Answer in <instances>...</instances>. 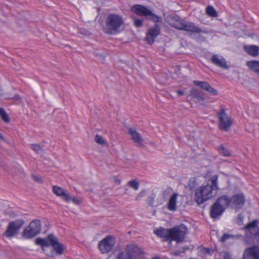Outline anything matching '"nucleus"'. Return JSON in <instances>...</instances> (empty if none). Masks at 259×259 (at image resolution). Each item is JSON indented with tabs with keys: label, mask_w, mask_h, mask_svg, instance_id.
<instances>
[{
	"label": "nucleus",
	"mask_w": 259,
	"mask_h": 259,
	"mask_svg": "<svg viewBox=\"0 0 259 259\" xmlns=\"http://www.w3.org/2000/svg\"><path fill=\"white\" fill-rule=\"evenodd\" d=\"M204 252L207 253V254H211L212 253V250L208 248H204Z\"/></svg>",
	"instance_id": "40"
},
{
	"label": "nucleus",
	"mask_w": 259,
	"mask_h": 259,
	"mask_svg": "<svg viewBox=\"0 0 259 259\" xmlns=\"http://www.w3.org/2000/svg\"><path fill=\"white\" fill-rule=\"evenodd\" d=\"M211 62L215 66L224 69H228L229 66L227 61L222 56L213 55L210 59Z\"/></svg>",
	"instance_id": "15"
},
{
	"label": "nucleus",
	"mask_w": 259,
	"mask_h": 259,
	"mask_svg": "<svg viewBox=\"0 0 259 259\" xmlns=\"http://www.w3.org/2000/svg\"><path fill=\"white\" fill-rule=\"evenodd\" d=\"M174 254H175V255H179V253H174Z\"/></svg>",
	"instance_id": "47"
},
{
	"label": "nucleus",
	"mask_w": 259,
	"mask_h": 259,
	"mask_svg": "<svg viewBox=\"0 0 259 259\" xmlns=\"http://www.w3.org/2000/svg\"><path fill=\"white\" fill-rule=\"evenodd\" d=\"M53 191L54 193L57 195L60 196L63 200L67 202H69L71 200V196L68 193H66V190L57 186H54L53 187Z\"/></svg>",
	"instance_id": "19"
},
{
	"label": "nucleus",
	"mask_w": 259,
	"mask_h": 259,
	"mask_svg": "<svg viewBox=\"0 0 259 259\" xmlns=\"http://www.w3.org/2000/svg\"><path fill=\"white\" fill-rule=\"evenodd\" d=\"M33 179L35 181H36L37 183H41L42 182L41 179L37 176L33 175L32 176Z\"/></svg>",
	"instance_id": "38"
},
{
	"label": "nucleus",
	"mask_w": 259,
	"mask_h": 259,
	"mask_svg": "<svg viewBox=\"0 0 259 259\" xmlns=\"http://www.w3.org/2000/svg\"><path fill=\"white\" fill-rule=\"evenodd\" d=\"M115 244V238L109 235L99 242L98 247L102 253L111 251Z\"/></svg>",
	"instance_id": "12"
},
{
	"label": "nucleus",
	"mask_w": 259,
	"mask_h": 259,
	"mask_svg": "<svg viewBox=\"0 0 259 259\" xmlns=\"http://www.w3.org/2000/svg\"><path fill=\"white\" fill-rule=\"evenodd\" d=\"M194 85L199 87L202 90H204L206 92L210 93L213 96H216L218 94V91L212 87L208 82L206 81H201L198 80L193 81Z\"/></svg>",
	"instance_id": "16"
},
{
	"label": "nucleus",
	"mask_w": 259,
	"mask_h": 259,
	"mask_svg": "<svg viewBox=\"0 0 259 259\" xmlns=\"http://www.w3.org/2000/svg\"><path fill=\"white\" fill-rule=\"evenodd\" d=\"M95 140L96 143L102 145H105L106 144V141L104 139V138L99 135H97L95 136Z\"/></svg>",
	"instance_id": "34"
},
{
	"label": "nucleus",
	"mask_w": 259,
	"mask_h": 259,
	"mask_svg": "<svg viewBox=\"0 0 259 259\" xmlns=\"http://www.w3.org/2000/svg\"><path fill=\"white\" fill-rule=\"evenodd\" d=\"M243 259H259V248L253 246L246 248L244 251Z\"/></svg>",
	"instance_id": "14"
},
{
	"label": "nucleus",
	"mask_w": 259,
	"mask_h": 259,
	"mask_svg": "<svg viewBox=\"0 0 259 259\" xmlns=\"http://www.w3.org/2000/svg\"><path fill=\"white\" fill-rule=\"evenodd\" d=\"M31 149L36 153H38L39 152L43 151V148L39 145L32 144L30 145Z\"/></svg>",
	"instance_id": "33"
},
{
	"label": "nucleus",
	"mask_w": 259,
	"mask_h": 259,
	"mask_svg": "<svg viewBox=\"0 0 259 259\" xmlns=\"http://www.w3.org/2000/svg\"><path fill=\"white\" fill-rule=\"evenodd\" d=\"M70 201H72V202H73L76 204H78L80 202L76 198H75V197H73L72 198L71 197Z\"/></svg>",
	"instance_id": "41"
},
{
	"label": "nucleus",
	"mask_w": 259,
	"mask_h": 259,
	"mask_svg": "<svg viewBox=\"0 0 259 259\" xmlns=\"http://www.w3.org/2000/svg\"><path fill=\"white\" fill-rule=\"evenodd\" d=\"M219 119V127L223 131H228L233 124V119L226 112L224 108H221L217 113Z\"/></svg>",
	"instance_id": "8"
},
{
	"label": "nucleus",
	"mask_w": 259,
	"mask_h": 259,
	"mask_svg": "<svg viewBox=\"0 0 259 259\" xmlns=\"http://www.w3.org/2000/svg\"><path fill=\"white\" fill-rule=\"evenodd\" d=\"M118 184L120 183V181L119 180H116L115 181Z\"/></svg>",
	"instance_id": "45"
},
{
	"label": "nucleus",
	"mask_w": 259,
	"mask_h": 259,
	"mask_svg": "<svg viewBox=\"0 0 259 259\" xmlns=\"http://www.w3.org/2000/svg\"><path fill=\"white\" fill-rule=\"evenodd\" d=\"M258 221L256 220H254L250 223H249L245 227V229H247L248 230H250L251 229H254L255 231L257 230Z\"/></svg>",
	"instance_id": "27"
},
{
	"label": "nucleus",
	"mask_w": 259,
	"mask_h": 259,
	"mask_svg": "<svg viewBox=\"0 0 259 259\" xmlns=\"http://www.w3.org/2000/svg\"><path fill=\"white\" fill-rule=\"evenodd\" d=\"M190 96L191 97V98L196 99L198 101H200L204 100L203 97L202 96L201 92L196 89H192L191 90Z\"/></svg>",
	"instance_id": "24"
},
{
	"label": "nucleus",
	"mask_w": 259,
	"mask_h": 259,
	"mask_svg": "<svg viewBox=\"0 0 259 259\" xmlns=\"http://www.w3.org/2000/svg\"><path fill=\"white\" fill-rule=\"evenodd\" d=\"M246 64L251 71L259 75V61H248L246 62Z\"/></svg>",
	"instance_id": "23"
},
{
	"label": "nucleus",
	"mask_w": 259,
	"mask_h": 259,
	"mask_svg": "<svg viewBox=\"0 0 259 259\" xmlns=\"http://www.w3.org/2000/svg\"><path fill=\"white\" fill-rule=\"evenodd\" d=\"M41 230V224L40 220L32 221L24 230L22 237L25 239H30L37 235Z\"/></svg>",
	"instance_id": "6"
},
{
	"label": "nucleus",
	"mask_w": 259,
	"mask_h": 259,
	"mask_svg": "<svg viewBox=\"0 0 259 259\" xmlns=\"http://www.w3.org/2000/svg\"><path fill=\"white\" fill-rule=\"evenodd\" d=\"M0 116L2 120L6 122H9L10 120V118L6 112L5 109L3 108L0 107Z\"/></svg>",
	"instance_id": "28"
},
{
	"label": "nucleus",
	"mask_w": 259,
	"mask_h": 259,
	"mask_svg": "<svg viewBox=\"0 0 259 259\" xmlns=\"http://www.w3.org/2000/svg\"><path fill=\"white\" fill-rule=\"evenodd\" d=\"M177 94L179 96H182L184 94V93L183 91H177Z\"/></svg>",
	"instance_id": "42"
},
{
	"label": "nucleus",
	"mask_w": 259,
	"mask_h": 259,
	"mask_svg": "<svg viewBox=\"0 0 259 259\" xmlns=\"http://www.w3.org/2000/svg\"><path fill=\"white\" fill-rule=\"evenodd\" d=\"M240 237V235L235 236V235H230L228 234H224L223 235V236L222 237V238L221 239V241L222 242H224L230 238H234L236 237Z\"/></svg>",
	"instance_id": "32"
},
{
	"label": "nucleus",
	"mask_w": 259,
	"mask_h": 259,
	"mask_svg": "<svg viewBox=\"0 0 259 259\" xmlns=\"http://www.w3.org/2000/svg\"><path fill=\"white\" fill-rule=\"evenodd\" d=\"M140 253V248L127 245L124 250L119 252L116 259H136L137 255Z\"/></svg>",
	"instance_id": "10"
},
{
	"label": "nucleus",
	"mask_w": 259,
	"mask_h": 259,
	"mask_svg": "<svg viewBox=\"0 0 259 259\" xmlns=\"http://www.w3.org/2000/svg\"><path fill=\"white\" fill-rule=\"evenodd\" d=\"M187 233V228L185 225L181 224L170 229V241H175L180 243L185 239L186 234Z\"/></svg>",
	"instance_id": "9"
},
{
	"label": "nucleus",
	"mask_w": 259,
	"mask_h": 259,
	"mask_svg": "<svg viewBox=\"0 0 259 259\" xmlns=\"http://www.w3.org/2000/svg\"><path fill=\"white\" fill-rule=\"evenodd\" d=\"M219 151L220 154L224 156H230L231 153L223 145H221L219 148Z\"/></svg>",
	"instance_id": "29"
},
{
	"label": "nucleus",
	"mask_w": 259,
	"mask_h": 259,
	"mask_svg": "<svg viewBox=\"0 0 259 259\" xmlns=\"http://www.w3.org/2000/svg\"><path fill=\"white\" fill-rule=\"evenodd\" d=\"M160 33V28L159 26L155 24L152 27L150 28L146 33L145 40L149 44H152L155 39L159 35Z\"/></svg>",
	"instance_id": "13"
},
{
	"label": "nucleus",
	"mask_w": 259,
	"mask_h": 259,
	"mask_svg": "<svg viewBox=\"0 0 259 259\" xmlns=\"http://www.w3.org/2000/svg\"><path fill=\"white\" fill-rule=\"evenodd\" d=\"M128 185L135 190H137L139 187V183L136 180H132L128 182Z\"/></svg>",
	"instance_id": "31"
},
{
	"label": "nucleus",
	"mask_w": 259,
	"mask_h": 259,
	"mask_svg": "<svg viewBox=\"0 0 259 259\" xmlns=\"http://www.w3.org/2000/svg\"><path fill=\"white\" fill-rule=\"evenodd\" d=\"M134 24L136 27H141L143 26V21L140 19L133 18Z\"/></svg>",
	"instance_id": "35"
},
{
	"label": "nucleus",
	"mask_w": 259,
	"mask_h": 259,
	"mask_svg": "<svg viewBox=\"0 0 259 259\" xmlns=\"http://www.w3.org/2000/svg\"><path fill=\"white\" fill-rule=\"evenodd\" d=\"M218 177L217 175L212 176L205 185H202L198 188L194 195V200L198 205H200L206 201L214 197L219 190L218 186Z\"/></svg>",
	"instance_id": "1"
},
{
	"label": "nucleus",
	"mask_w": 259,
	"mask_h": 259,
	"mask_svg": "<svg viewBox=\"0 0 259 259\" xmlns=\"http://www.w3.org/2000/svg\"><path fill=\"white\" fill-rule=\"evenodd\" d=\"M146 190H144L140 192V193L136 196V200H139L141 198L146 195Z\"/></svg>",
	"instance_id": "37"
},
{
	"label": "nucleus",
	"mask_w": 259,
	"mask_h": 259,
	"mask_svg": "<svg viewBox=\"0 0 259 259\" xmlns=\"http://www.w3.org/2000/svg\"><path fill=\"white\" fill-rule=\"evenodd\" d=\"M24 223V221L21 219L16 220L9 223L6 230L3 234V236L8 238L15 236L18 233Z\"/></svg>",
	"instance_id": "11"
},
{
	"label": "nucleus",
	"mask_w": 259,
	"mask_h": 259,
	"mask_svg": "<svg viewBox=\"0 0 259 259\" xmlns=\"http://www.w3.org/2000/svg\"><path fill=\"white\" fill-rule=\"evenodd\" d=\"M0 139L3 140H5V138H4V136L1 133H0Z\"/></svg>",
	"instance_id": "44"
},
{
	"label": "nucleus",
	"mask_w": 259,
	"mask_h": 259,
	"mask_svg": "<svg viewBox=\"0 0 259 259\" xmlns=\"http://www.w3.org/2000/svg\"><path fill=\"white\" fill-rule=\"evenodd\" d=\"M155 197V195L154 194H152L148 197L147 202L148 205H149L150 206H153V202L154 201Z\"/></svg>",
	"instance_id": "36"
},
{
	"label": "nucleus",
	"mask_w": 259,
	"mask_h": 259,
	"mask_svg": "<svg viewBox=\"0 0 259 259\" xmlns=\"http://www.w3.org/2000/svg\"><path fill=\"white\" fill-rule=\"evenodd\" d=\"M97 55H98V54H97ZM99 56H100V57H102L103 59L105 58V57L104 56H103L102 55H99Z\"/></svg>",
	"instance_id": "46"
},
{
	"label": "nucleus",
	"mask_w": 259,
	"mask_h": 259,
	"mask_svg": "<svg viewBox=\"0 0 259 259\" xmlns=\"http://www.w3.org/2000/svg\"><path fill=\"white\" fill-rule=\"evenodd\" d=\"M35 242L36 244L41 246L42 248L51 246L58 255H61L63 252V244L59 243L58 239L53 234L49 235L45 239L36 238Z\"/></svg>",
	"instance_id": "3"
},
{
	"label": "nucleus",
	"mask_w": 259,
	"mask_h": 259,
	"mask_svg": "<svg viewBox=\"0 0 259 259\" xmlns=\"http://www.w3.org/2000/svg\"><path fill=\"white\" fill-rule=\"evenodd\" d=\"M184 30L192 33H206L201 28L196 26L193 22L185 21Z\"/></svg>",
	"instance_id": "18"
},
{
	"label": "nucleus",
	"mask_w": 259,
	"mask_h": 259,
	"mask_svg": "<svg viewBox=\"0 0 259 259\" xmlns=\"http://www.w3.org/2000/svg\"><path fill=\"white\" fill-rule=\"evenodd\" d=\"M128 133L131 137V139L139 146H143L144 140L141 135L137 132L136 128L130 127L128 128Z\"/></svg>",
	"instance_id": "17"
},
{
	"label": "nucleus",
	"mask_w": 259,
	"mask_h": 259,
	"mask_svg": "<svg viewBox=\"0 0 259 259\" xmlns=\"http://www.w3.org/2000/svg\"><path fill=\"white\" fill-rule=\"evenodd\" d=\"M244 49L248 55L252 57H256L258 55L259 47L257 46H245Z\"/></svg>",
	"instance_id": "22"
},
{
	"label": "nucleus",
	"mask_w": 259,
	"mask_h": 259,
	"mask_svg": "<svg viewBox=\"0 0 259 259\" xmlns=\"http://www.w3.org/2000/svg\"><path fill=\"white\" fill-rule=\"evenodd\" d=\"M224 198L228 199V207L230 206L236 211L241 209L245 202V198L243 194L238 193L230 197L227 195H223Z\"/></svg>",
	"instance_id": "7"
},
{
	"label": "nucleus",
	"mask_w": 259,
	"mask_h": 259,
	"mask_svg": "<svg viewBox=\"0 0 259 259\" xmlns=\"http://www.w3.org/2000/svg\"><path fill=\"white\" fill-rule=\"evenodd\" d=\"M228 199L224 198V195L218 197L215 202L210 208V216L212 219L222 215L225 210L228 207Z\"/></svg>",
	"instance_id": "5"
},
{
	"label": "nucleus",
	"mask_w": 259,
	"mask_h": 259,
	"mask_svg": "<svg viewBox=\"0 0 259 259\" xmlns=\"http://www.w3.org/2000/svg\"><path fill=\"white\" fill-rule=\"evenodd\" d=\"M185 21V20L181 19L174 23L172 26L178 30H184Z\"/></svg>",
	"instance_id": "25"
},
{
	"label": "nucleus",
	"mask_w": 259,
	"mask_h": 259,
	"mask_svg": "<svg viewBox=\"0 0 259 259\" xmlns=\"http://www.w3.org/2000/svg\"><path fill=\"white\" fill-rule=\"evenodd\" d=\"M154 233L158 237L162 238L164 241H170V229H166L162 228L154 231Z\"/></svg>",
	"instance_id": "20"
},
{
	"label": "nucleus",
	"mask_w": 259,
	"mask_h": 259,
	"mask_svg": "<svg viewBox=\"0 0 259 259\" xmlns=\"http://www.w3.org/2000/svg\"><path fill=\"white\" fill-rule=\"evenodd\" d=\"M178 196V193H174L170 197L167 204V208L169 210L175 211L177 210V199Z\"/></svg>",
	"instance_id": "21"
},
{
	"label": "nucleus",
	"mask_w": 259,
	"mask_h": 259,
	"mask_svg": "<svg viewBox=\"0 0 259 259\" xmlns=\"http://www.w3.org/2000/svg\"><path fill=\"white\" fill-rule=\"evenodd\" d=\"M13 98L15 99L16 100H19L20 99V96L17 95H16Z\"/></svg>",
	"instance_id": "43"
},
{
	"label": "nucleus",
	"mask_w": 259,
	"mask_h": 259,
	"mask_svg": "<svg viewBox=\"0 0 259 259\" xmlns=\"http://www.w3.org/2000/svg\"><path fill=\"white\" fill-rule=\"evenodd\" d=\"M206 13L210 17H215L218 16L217 12L211 6H209L206 8Z\"/></svg>",
	"instance_id": "26"
},
{
	"label": "nucleus",
	"mask_w": 259,
	"mask_h": 259,
	"mask_svg": "<svg viewBox=\"0 0 259 259\" xmlns=\"http://www.w3.org/2000/svg\"><path fill=\"white\" fill-rule=\"evenodd\" d=\"M197 186V182L196 181V179L195 178H191L189 179L188 184V188L189 190H192L195 188Z\"/></svg>",
	"instance_id": "30"
},
{
	"label": "nucleus",
	"mask_w": 259,
	"mask_h": 259,
	"mask_svg": "<svg viewBox=\"0 0 259 259\" xmlns=\"http://www.w3.org/2000/svg\"><path fill=\"white\" fill-rule=\"evenodd\" d=\"M253 236L259 240V228H257V230L252 233Z\"/></svg>",
	"instance_id": "39"
},
{
	"label": "nucleus",
	"mask_w": 259,
	"mask_h": 259,
	"mask_svg": "<svg viewBox=\"0 0 259 259\" xmlns=\"http://www.w3.org/2000/svg\"><path fill=\"white\" fill-rule=\"evenodd\" d=\"M131 11L138 16L144 17L146 19L155 23L162 21L161 17L155 14L151 9L143 5H133L131 8Z\"/></svg>",
	"instance_id": "4"
},
{
	"label": "nucleus",
	"mask_w": 259,
	"mask_h": 259,
	"mask_svg": "<svg viewBox=\"0 0 259 259\" xmlns=\"http://www.w3.org/2000/svg\"><path fill=\"white\" fill-rule=\"evenodd\" d=\"M124 24V22L122 16L111 13L108 14L105 19L103 30L107 34L114 35L121 31Z\"/></svg>",
	"instance_id": "2"
}]
</instances>
